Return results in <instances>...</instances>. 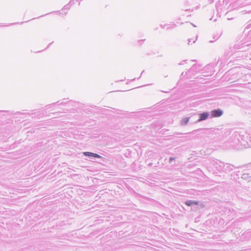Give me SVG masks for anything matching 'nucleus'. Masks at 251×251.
<instances>
[{
	"label": "nucleus",
	"instance_id": "f257e3e1",
	"mask_svg": "<svg viewBox=\"0 0 251 251\" xmlns=\"http://www.w3.org/2000/svg\"><path fill=\"white\" fill-rule=\"evenodd\" d=\"M212 165L219 172H223L224 162L215 159L212 161Z\"/></svg>",
	"mask_w": 251,
	"mask_h": 251
},
{
	"label": "nucleus",
	"instance_id": "f03ea898",
	"mask_svg": "<svg viewBox=\"0 0 251 251\" xmlns=\"http://www.w3.org/2000/svg\"><path fill=\"white\" fill-rule=\"evenodd\" d=\"M201 133L205 137H211L215 133V129L212 128H206L201 129Z\"/></svg>",
	"mask_w": 251,
	"mask_h": 251
},
{
	"label": "nucleus",
	"instance_id": "7ed1b4c3",
	"mask_svg": "<svg viewBox=\"0 0 251 251\" xmlns=\"http://www.w3.org/2000/svg\"><path fill=\"white\" fill-rule=\"evenodd\" d=\"M223 114V111L221 109H216L211 111V118L219 117Z\"/></svg>",
	"mask_w": 251,
	"mask_h": 251
},
{
	"label": "nucleus",
	"instance_id": "20e7f679",
	"mask_svg": "<svg viewBox=\"0 0 251 251\" xmlns=\"http://www.w3.org/2000/svg\"><path fill=\"white\" fill-rule=\"evenodd\" d=\"M201 66L200 65L194 64L193 65L192 68L189 69L188 71V73H192L193 75L200 71V67Z\"/></svg>",
	"mask_w": 251,
	"mask_h": 251
},
{
	"label": "nucleus",
	"instance_id": "39448f33",
	"mask_svg": "<svg viewBox=\"0 0 251 251\" xmlns=\"http://www.w3.org/2000/svg\"><path fill=\"white\" fill-rule=\"evenodd\" d=\"M210 114L207 112H204L199 114V119L196 121V123L206 120L209 116Z\"/></svg>",
	"mask_w": 251,
	"mask_h": 251
},
{
	"label": "nucleus",
	"instance_id": "423d86ee",
	"mask_svg": "<svg viewBox=\"0 0 251 251\" xmlns=\"http://www.w3.org/2000/svg\"><path fill=\"white\" fill-rule=\"evenodd\" d=\"M224 170H223V172H226V173L230 172L231 171L233 170V168L234 167V166L233 165L228 164V163L226 164L224 163Z\"/></svg>",
	"mask_w": 251,
	"mask_h": 251
},
{
	"label": "nucleus",
	"instance_id": "0eeeda50",
	"mask_svg": "<svg viewBox=\"0 0 251 251\" xmlns=\"http://www.w3.org/2000/svg\"><path fill=\"white\" fill-rule=\"evenodd\" d=\"M83 154L85 156H88V157H93L98 158H101L102 157L100 155H99L97 153L89 152V151L83 152Z\"/></svg>",
	"mask_w": 251,
	"mask_h": 251
},
{
	"label": "nucleus",
	"instance_id": "6e6552de",
	"mask_svg": "<svg viewBox=\"0 0 251 251\" xmlns=\"http://www.w3.org/2000/svg\"><path fill=\"white\" fill-rule=\"evenodd\" d=\"M198 203H199V202L198 201H192V200L187 201L185 202V204L187 206H192L193 205H198Z\"/></svg>",
	"mask_w": 251,
	"mask_h": 251
},
{
	"label": "nucleus",
	"instance_id": "1a4fd4ad",
	"mask_svg": "<svg viewBox=\"0 0 251 251\" xmlns=\"http://www.w3.org/2000/svg\"><path fill=\"white\" fill-rule=\"evenodd\" d=\"M189 119H190L189 117H186V118L182 119L180 121V125L182 126L186 125L189 121Z\"/></svg>",
	"mask_w": 251,
	"mask_h": 251
},
{
	"label": "nucleus",
	"instance_id": "9d476101",
	"mask_svg": "<svg viewBox=\"0 0 251 251\" xmlns=\"http://www.w3.org/2000/svg\"><path fill=\"white\" fill-rule=\"evenodd\" d=\"M241 178L244 180H247L248 181H250L251 176L248 173H244L241 176Z\"/></svg>",
	"mask_w": 251,
	"mask_h": 251
},
{
	"label": "nucleus",
	"instance_id": "9b49d317",
	"mask_svg": "<svg viewBox=\"0 0 251 251\" xmlns=\"http://www.w3.org/2000/svg\"><path fill=\"white\" fill-rule=\"evenodd\" d=\"M247 143L249 147L251 148V136L247 137Z\"/></svg>",
	"mask_w": 251,
	"mask_h": 251
},
{
	"label": "nucleus",
	"instance_id": "f8f14e48",
	"mask_svg": "<svg viewBox=\"0 0 251 251\" xmlns=\"http://www.w3.org/2000/svg\"><path fill=\"white\" fill-rule=\"evenodd\" d=\"M71 5L68 3V4L65 5L64 6V9H69L70 8Z\"/></svg>",
	"mask_w": 251,
	"mask_h": 251
},
{
	"label": "nucleus",
	"instance_id": "ddd939ff",
	"mask_svg": "<svg viewBox=\"0 0 251 251\" xmlns=\"http://www.w3.org/2000/svg\"><path fill=\"white\" fill-rule=\"evenodd\" d=\"M176 24H173L172 25V26L171 27V26H168L167 29H169L170 28H174V27H176Z\"/></svg>",
	"mask_w": 251,
	"mask_h": 251
},
{
	"label": "nucleus",
	"instance_id": "4468645a",
	"mask_svg": "<svg viewBox=\"0 0 251 251\" xmlns=\"http://www.w3.org/2000/svg\"><path fill=\"white\" fill-rule=\"evenodd\" d=\"M175 160V158L173 157H171L169 158V163H171L173 161Z\"/></svg>",
	"mask_w": 251,
	"mask_h": 251
},
{
	"label": "nucleus",
	"instance_id": "2eb2a0df",
	"mask_svg": "<svg viewBox=\"0 0 251 251\" xmlns=\"http://www.w3.org/2000/svg\"><path fill=\"white\" fill-rule=\"evenodd\" d=\"M75 0H71L70 2L69 3V4L72 6L73 4H74L75 3Z\"/></svg>",
	"mask_w": 251,
	"mask_h": 251
},
{
	"label": "nucleus",
	"instance_id": "dca6fc26",
	"mask_svg": "<svg viewBox=\"0 0 251 251\" xmlns=\"http://www.w3.org/2000/svg\"><path fill=\"white\" fill-rule=\"evenodd\" d=\"M190 42H191V39H188V45H190Z\"/></svg>",
	"mask_w": 251,
	"mask_h": 251
},
{
	"label": "nucleus",
	"instance_id": "f3484780",
	"mask_svg": "<svg viewBox=\"0 0 251 251\" xmlns=\"http://www.w3.org/2000/svg\"><path fill=\"white\" fill-rule=\"evenodd\" d=\"M9 26V25H0V26Z\"/></svg>",
	"mask_w": 251,
	"mask_h": 251
},
{
	"label": "nucleus",
	"instance_id": "a211bd4d",
	"mask_svg": "<svg viewBox=\"0 0 251 251\" xmlns=\"http://www.w3.org/2000/svg\"><path fill=\"white\" fill-rule=\"evenodd\" d=\"M161 27H162V28H164L166 26V25H160Z\"/></svg>",
	"mask_w": 251,
	"mask_h": 251
},
{
	"label": "nucleus",
	"instance_id": "6ab92c4d",
	"mask_svg": "<svg viewBox=\"0 0 251 251\" xmlns=\"http://www.w3.org/2000/svg\"><path fill=\"white\" fill-rule=\"evenodd\" d=\"M20 114H21V112H17V115H20Z\"/></svg>",
	"mask_w": 251,
	"mask_h": 251
},
{
	"label": "nucleus",
	"instance_id": "aec40b11",
	"mask_svg": "<svg viewBox=\"0 0 251 251\" xmlns=\"http://www.w3.org/2000/svg\"><path fill=\"white\" fill-rule=\"evenodd\" d=\"M144 40H141L139 41V43H140L141 42H143Z\"/></svg>",
	"mask_w": 251,
	"mask_h": 251
},
{
	"label": "nucleus",
	"instance_id": "412c9836",
	"mask_svg": "<svg viewBox=\"0 0 251 251\" xmlns=\"http://www.w3.org/2000/svg\"><path fill=\"white\" fill-rule=\"evenodd\" d=\"M184 75V72H183L182 74H181V76H183Z\"/></svg>",
	"mask_w": 251,
	"mask_h": 251
},
{
	"label": "nucleus",
	"instance_id": "4be33fe9",
	"mask_svg": "<svg viewBox=\"0 0 251 251\" xmlns=\"http://www.w3.org/2000/svg\"><path fill=\"white\" fill-rule=\"evenodd\" d=\"M52 43V42L51 43H50V44L48 46V47L47 48H49V46Z\"/></svg>",
	"mask_w": 251,
	"mask_h": 251
},
{
	"label": "nucleus",
	"instance_id": "5701e85b",
	"mask_svg": "<svg viewBox=\"0 0 251 251\" xmlns=\"http://www.w3.org/2000/svg\"><path fill=\"white\" fill-rule=\"evenodd\" d=\"M179 65H182L183 64V63L182 62H181L179 64Z\"/></svg>",
	"mask_w": 251,
	"mask_h": 251
},
{
	"label": "nucleus",
	"instance_id": "b1692460",
	"mask_svg": "<svg viewBox=\"0 0 251 251\" xmlns=\"http://www.w3.org/2000/svg\"><path fill=\"white\" fill-rule=\"evenodd\" d=\"M187 61V60H184L183 62H186Z\"/></svg>",
	"mask_w": 251,
	"mask_h": 251
},
{
	"label": "nucleus",
	"instance_id": "393cba45",
	"mask_svg": "<svg viewBox=\"0 0 251 251\" xmlns=\"http://www.w3.org/2000/svg\"><path fill=\"white\" fill-rule=\"evenodd\" d=\"M144 72V71H143L142 72L141 75H142V74H143V73Z\"/></svg>",
	"mask_w": 251,
	"mask_h": 251
},
{
	"label": "nucleus",
	"instance_id": "a878e982",
	"mask_svg": "<svg viewBox=\"0 0 251 251\" xmlns=\"http://www.w3.org/2000/svg\"><path fill=\"white\" fill-rule=\"evenodd\" d=\"M135 78H134L133 79H132V81H134V80H135Z\"/></svg>",
	"mask_w": 251,
	"mask_h": 251
}]
</instances>
